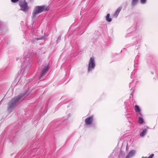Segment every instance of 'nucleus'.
Returning <instances> with one entry per match:
<instances>
[{
	"label": "nucleus",
	"instance_id": "nucleus-16",
	"mask_svg": "<svg viewBox=\"0 0 158 158\" xmlns=\"http://www.w3.org/2000/svg\"><path fill=\"white\" fill-rule=\"evenodd\" d=\"M143 122L144 120L143 118L139 116L138 121L139 123L140 124H142L143 123Z\"/></svg>",
	"mask_w": 158,
	"mask_h": 158
},
{
	"label": "nucleus",
	"instance_id": "nucleus-22",
	"mask_svg": "<svg viewBox=\"0 0 158 158\" xmlns=\"http://www.w3.org/2000/svg\"><path fill=\"white\" fill-rule=\"evenodd\" d=\"M19 0H11V1L13 3H16L18 2Z\"/></svg>",
	"mask_w": 158,
	"mask_h": 158
},
{
	"label": "nucleus",
	"instance_id": "nucleus-7",
	"mask_svg": "<svg viewBox=\"0 0 158 158\" xmlns=\"http://www.w3.org/2000/svg\"><path fill=\"white\" fill-rule=\"evenodd\" d=\"M136 31V28L135 26L131 27L129 28L127 30L128 33L126 34L125 35V37H128L131 35L135 34V31Z\"/></svg>",
	"mask_w": 158,
	"mask_h": 158
},
{
	"label": "nucleus",
	"instance_id": "nucleus-27",
	"mask_svg": "<svg viewBox=\"0 0 158 158\" xmlns=\"http://www.w3.org/2000/svg\"><path fill=\"white\" fill-rule=\"evenodd\" d=\"M61 39V38L60 37H58V40H60Z\"/></svg>",
	"mask_w": 158,
	"mask_h": 158
},
{
	"label": "nucleus",
	"instance_id": "nucleus-18",
	"mask_svg": "<svg viewBox=\"0 0 158 158\" xmlns=\"http://www.w3.org/2000/svg\"><path fill=\"white\" fill-rule=\"evenodd\" d=\"M2 22L0 21V33L3 32V28L2 26Z\"/></svg>",
	"mask_w": 158,
	"mask_h": 158
},
{
	"label": "nucleus",
	"instance_id": "nucleus-29",
	"mask_svg": "<svg viewBox=\"0 0 158 158\" xmlns=\"http://www.w3.org/2000/svg\"><path fill=\"white\" fill-rule=\"evenodd\" d=\"M142 158H147L146 157H142Z\"/></svg>",
	"mask_w": 158,
	"mask_h": 158
},
{
	"label": "nucleus",
	"instance_id": "nucleus-23",
	"mask_svg": "<svg viewBox=\"0 0 158 158\" xmlns=\"http://www.w3.org/2000/svg\"><path fill=\"white\" fill-rule=\"evenodd\" d=\"M138 65V64L136 63V61H135V64H134V66L135 67H137V65Z\"/></svg>",
	"mask_w": 158,
	"mask_h": 158
},
{
	"label": "nucleus",
	"instance_id": "nucleus-21",
	"mask_svg": "<svg viewBox=\"0 0 158 158\" xmlns=\"http://www.w3.org/2000/svg\"><path fill=\"white\" fill-rule=\"evenodd\" d=\"M44 39V37L43 36H41L40 37H37L35 38V39L37 40H42Z\"/></svg>",
	"mask_w": 158,
	"mask_h": 158
},
{
	"label": "nucleus",
	"instance_id": "nucleus-8",
	"mask_svg": "<svg viewBox=\"0 0 158 158\" xmlns=\"http://www.w3.org/2000/svg\"><path fill=\"white\" fill-rule=\"evenodd\" d=\"M49 69L48 65H47L43 68L41 72L40 73V75L39 77V79H41L42 77L45 75L46 73Z\"/></svg>",
	"mask_w": 158,
	"mask_h": 158
},
{
	"label": "nucleus",
	"instance_id": "nucleus-25",
	"mask_svg": "<svg viewBox=\"0 0 158 158\" xmlns=\"http://www.w3.org/2000/svg\"><path fill=\"white\" fill-rule=\"evenodd\" d=\"M40 151V150L39 149H38L37 151H36V152H37V155H39L40 154H39L38 153V152L39 151Z\"/></svg>",
	"mask_w": 158,
	"mask_h": 158
},
{
	"label": "nucleus",
	"instance_id": "nucleus-12",
	"mask_svg": "<svg viewBox=\"0 0 158 158\" xmlns=\"http://www.w3.org/2000/svg\"><path fill=\"white\" fill-rule=\"evenodd\" d=\"M122 9V7H119L117 8L116 10L115 11L114 15V16L115 18H117L118 17L120 12L121 11Z\"/></svg>",
	"mask_w": 158,
	"mask_h": 158
},
{
	"label": "nucleus",
	"instance_id": "nucleus-14",
	"mask_svg": "<svg viewBox=\"0 0 158 158\" xmlns=\"http://www.w3.org/2000/svg\"><path fill=\"white\" fill-rule=\"evenodd\" d=\"M110 14H108L106 17V21L109 22H110L112 21V19L111 18H110Z\"/></svg>",
	"mask_w": 158,
	"mask_h": 158
},
{
	"label": "nucleus",
	"instance_id": "nucleus-5",
	"mask_svg": "<svg viewBox=\"0 0 158 158\" xmlns=\"http://www.w3.org/2000/svg\"><path fill=\"white\" fill-rule=\"evenodd\" d=\"M96 64L94 57H91L89 61L87 67V72L88 73L92 72L95 68Z\"/></svg>",
	"mask_w": 158,
	"mask_h": 158
},
{
	"label": "nucleus",
	"instance_id": "nucleus-19",
	"mask_svg": "<svg viewBox=\"0 0 158 158\" xmlns=\"http://www.w3.org/2000/svg\"><path fill=\"white\" fill-rule=\"evenodd\" d=\"M146 2V0H140V3L142 4H144Z\"/></svg>",
	"mask_w": 158,
	"mask_h": 158
},
{
	"label": "nucleus",
	"instance_id": "nucleus-32",
	"mask_svg": "<svg viewBox=\"0 0 158 158\" xmlns=\"http://www.w3.org/2000/svg\"><path fill=\"white\" fill-rule=\"evenodd\" d=\"M129 115V114H127V115Z\"/></svg>",
	"mask_w": 158,
	"mask_h": 158
},
{
	"label": "nucleus",
	"instance_id": "nucleus-2",
	"mask_svg": "<svg viewBox=\"0 0 158 158\" xmlns=\"http://www.w3.org/2000/svg\"><path fill=\"white\" fill-rule=\"evenodd\" d=\"M29 94V92L27 90L13 98L8 104V111L10 112H12L19 104Z\"/></svg>",
	"mask_w": 158,
	"mask_h": 158
},
{
	"label": "nucleus",
	"instance_id": "nucleus-24",
	"mask_svg": "<svg viewBox=\"0 0 158 158\" xmlns=\"http://www.w3.org/2000/svg\"><path fill=\"white\" fill-rule=\"evenodd\" d=\"M154 154H152L148 157V158H152Z\"/></svg>",
	"mask_w": 158,
	"mask_h": 158
},
{
	"label": "nucleus",
	"instance_id": "nucleus-31",
	"mask_svg": "<svg viewBox=\"0 0 158 158\" xmlns=\"http://www.w3.org/2000/svg\"><path fill=\"white\" fill-rule=\"evenodd\" d=\"M17 60H18V58L17 59Z\"/></svg>",
	"mask_w": 158,
	"mask_h": 158
},
{
	"label": "nucleus",
	"instance_id": "nucleus-20",
	"mask_svg": "<svg viewBox=\"0 0 158 158\" xmlns=\"http://www.w3.org/2000/svg\"><path fill=\"white\" fill-rule=\"evenodd\" d=\"M136 113H137V115L138 116H140L141 117L142 116V115L141 112V111H139V112H136Z\"/></svg>",
	"mask_w": 158,
	"mask_h": 158
},
{
	"label": "nucleus",
	"instance_id": "nucleus-1",
	"mask_svg": "<svg viewBox=\"0 0 158 158\" xmlns=\"http://www.w3.org/2000/svg\"><path fill=\"white\" fill-rule=\"evenodd\" d=\"M32 50L27 53L28 54L26 56H24L20 59V61L22 64L21 68L19 71V75H21L25 77L27 76L29 70L31 66L32 59L30 58L33 55Z\"/></svg>",
	"mask_w": 158,
	"mask_h": 158
},
{
	"label": "nucleus",
	"instance_id": "nucleus-30",
	"mask_svg": "<svg viewBox=\"0 0 158 158\" xmlns=\"http://www.w3.org/2000/svg\"><path fill=\"white\" fill-rule=\"evenodd\" d=\"M131 95H132V93L131 94Z\"/></svg>",
	"mask_w": 158,
	"mask_h": 158
},
{
	"label": "nucleus",
	"instance_id": "nucleus-15",
	"mask_svg": "<svg viewBox=\"0 0 158 158\" xmlns=\"http://www.w3.org/2000/svg\"><path fill=\"white\" fill-rule=\"evenodd\" d=\"M139 0H132L131 4L132 6H135Z\"/></svg>",
	"mask_w": 158,
	"mask_h": 158
},
{
	"label": "nucleus",
	"instance_id": "nucleus-9",
	"mask_svg": "<svg viewBox=\"0 0 158 158\" xmlns=\"http://www.w3.org/2000/svg\"><path fill=\"white\" fill-rule=\"evenodd\" d=\"M93 120V116H90L86 118L85 120V123L86 125L91 124Z\"/></svg>",
	"mask_w": 158,
	"mask_h": 158
},
{
	"label": "nucleus",
	"instance_id": "nucleus-10",
	"mask_svg": "<svg viewBox=\"0 0 158 158\" xmlns=\"http://www.w3.org/2000/svg\"><path fill=\"white\" fill-rule=\"evenodd\" d=\"M148 129L149 128L147 126H145L142 131L140 134V136L142 137L144 136L147 133Z\"/></svg>",
	"mask_w": 158,
	"mask_h": 158
},
{
	"label": "nucleus",
	"instance_id": "nucleus-11",
	"mask_svg": "<svg viewBox=\"0 0 158 158\" xmlns=\"http://www.w3.org/2000/svg\"><path fill=\"white\" fill-rule=\"evenodd\" d=\"M136 82H137L136 81L133 80L129 83V88H131V89L132 90V91L134 90V89H133V88L135 86Z\"/></svg>",
	"mask_w": 158,
	"mask_h": 158
},
{
	"label": "nucleus",
	"instance_id": "nucleus-28",
	"mask_svg": "<svg viewBox=\"0 0 158 158\" xmlns=\"http://www.w3.org/2000/svg\"><path fill=\"white\" fill-rule=\"evenodd\" d=\"M131 78H132V74H131Z\"/></svg>",
	"mask_w": 158,
	"mask_h": 158
},
{
	"label": "nucleus",
	"instance_id": "nucleus-17",
	"mask_svg": "<svg viewBox=\"0 0 158 158\" xmlns=\"http://www.w3.org/2000/svg\"><path fill=\"white\" fill-rule=\"evenodd\" d=\"M134 109L135 112H139L140 111V110L139 106L136 105L135 106Z\"/></svg>",
	"mask_w": 158,
	"mask_h": 158
},
{
	"label": "nucleus",
	"instance_id": "nucleus-4",
	"mask_svg": "<svg viewBox=\"0 0 158 158\" xmlns=\"http://www.w3.org/2000/svg\"><path fill=\"white\" fill-rule=\"evenodd\" d=\"M132 37V41L130 44H127L126 45V47L127 48L131 46L135 45L140 43L141 42V35L139 33H137L135 31V34L133 35Z\"/></svg>",
	"mask_w": 158,
	"mask_h": 158
},
{
	"label": "nucleus",
	"instance_id": "nucleus-3",
	"mask_svg": "<svg viewBox=\"0 0 158 158\" xmlns=\"http://www.w3.org/2000/svg\"><path fill=\"white\" fill-rule=\"evenodd\" d=\"M49 8L45 6H36L35 7L32 13V20H35L36 15L42 12L48 10Z\"/></svg>",
	"mask_w": 158,
	"mask_h": 158
},
{
	"label": "nucleus",
	"instance_id": "nucleus-13",
	"mask_svg": "<svg viewBox=\"0 0 158 158\" xmlns=\"http://www.w3.org/2000/svg\"><path fill=\"white\" fill-rule=\"evenodd\" d=\"M136 151L135 150H132L130 151L128 155L126 156L128 158H130V157L133 156L135 154Z\"/></svg>",
	"mask_w": 158,
	"mask_h": 158
},
{
	"label": "nucleus",
	"instance_id": "nucleus-26",
	"mask_svg": "<svg viewBox=\"0 0 158 158\" xmlns=\"http://www.w3.org/2000/svg\"><path fill=\"white\" fill-rule=\"evenodd\" d=\"M3 100V99H2L0 101V105L1 104V103L2 102V101Z\"/></svg>",
	"mask_w": 158,
	"mask_h": 158
},
{
	"label": "nucleus",
	"instance_id": "nucleus-6",
	"mask_svg": "<svg viewBox=\"0 0 158 158\" xmlns=\"http://www.w3.org/2000/svg\"><path fill=\"white\" fill-rule=\"evenodd\" d=\"M19 5L20 7V10H22L24 12H28L29 7L27 3L25 1L23 2H20L19 3Z\"/></svg>",
	"mask_w": 158,
	"mask_h": 158
}]
</instances>
